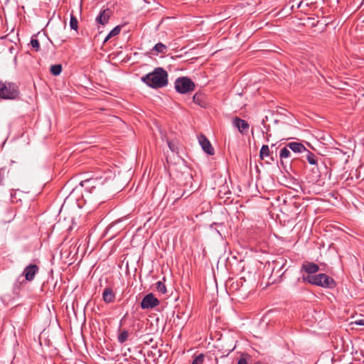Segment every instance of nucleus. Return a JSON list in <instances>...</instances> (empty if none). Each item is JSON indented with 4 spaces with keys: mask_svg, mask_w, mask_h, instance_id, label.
Masks as SVG:
<instances>
[{
    "mask_svg": "<svg viewBox=\"0 0 364 364\" xmlns=\"http://www.w3.org/2000/svg\"><path fill=\"white\" fill-rule=\"evenodd\" d=\"M102 299L106 304L114 302L115 293L111 287H106L102 293Z\"/></svg>",
    "mask_w": 364,
    "mask_h": 364,
    "instance_id": "nucleus-11",
    "label": "nucleus"
},
{
    "mask_svg": "<svg viewBox=\"0 0 364 364\" xmlns=\"http://www.w3.org/2000/svg\"><path fill=\"white\" fill-rule=\"evenodd\" d=\"M70 26L73 30L77 31L78 28V21L73 14L70 16Z\"/></svg>",
    "mask_w": 364,
    "mask_h": 364,
    "instance_id": "nucleus-21",
    "label": "nucleus"
},
{
    "mask_svg": "<svg viewBox=\"0 0 364 364\" xmlns=\"http://www.w3.org/2000/svg\"><path fill=\"white\" fill-rule=\"evenodd\" d=\"M254 364H262V363H260V362H257V363H254Z\"/></svg>",
    "mask_w": 364,
    "mask_h": 364,
    "instance_id": "nucleus-28",
    "label": "nucleus"
},
{
    "mask_svg": "<svg viewBox=\"0 0 364 364\" xmlns=\"http://www.w3.org/2000/svg\"><path fill=\"white\" fill-rule=\"evenodd\" d=\"M198 139L203 150L209 155H213L214 149L209 140L203 134L200 135Z\"/></svg>",
    "mask_w": 364,
    "mask_h": 364,
    "instance_id": "nucleus-9",
    "label": "nucleus"
},
{
    "mask_svg": "<svg viewBox=\"0 0 364 364\" xmlns=\"http://www.w3.org/2000/svg\"><path fill=\"white\" fill-rule=\"evenodd\" d=\"M175 89L181 94H186L195 89L194 82L188 77H180L175 81Z\"/></svg>",
    "mask_w": 364,
    "mask_h": 364,
    "instance_id": "nucleus-4",
    "label": "nucleus"
},
{
    "mask_svg": "<svg viewBox=\"0 0 364 364\" xmlns=\"http://www.w3.org/2000/svg\"><path fill=\"white\" fill-rule=\"evenodd\" d=\"M31 46L36 50L38 51L40 49V43L38 39L32 37L31 40Z\"/></svg>",
    "mask_w": 364,
    "mask_h": 364,
    "instance_id": "nucleus-23",
    "label": "nucleus"
},
{
    "mask_svg": "<svg viewBox=\"0 0 364 364\" xmlns=\"http://www.w3.org/2000/svg\"><path fill=\"white\" fill-rule=\"evenodd\" d=\"M306 283L328 289L336 287L333 279L323 273L315 275V277H307Z\"/></svg>",
    "mask_w": 364,
    "mask_h": 364,
    "instance_id": "nucleus-3",
    "label": "nucleus"
},
{
    "mask_svg": "<svg viewBox=\"0 0 364 364\" xmlns=\"http://www.w3.org/2000/svg\"><path fill=\"white\" fill-rule=\"evenodd\" d=\"M141 80L151 88H161L168 85V73L163 68H156L153 72L142 76Z\"/></svg>",
    "mask_w": 364,
    "mask_h": 364,
    "instance_id": "nucleus-1",
    "label": "nucleus"
},
{
    "mask_svg": "<svg viewBox=\"0 0 364 364\" xmlns=\"http://www.w3.org/2000/svg\"><path fill=\"white\" fill-rule=\"evenodd\" d=\"M306 160L308 161V162L311 165H317L318 156L307 149H306Z\"/></svg>",
    "mask_w": 364,
    "mask_h": 364,
    "instance_id": "nucleus-16",
    "label": "nucleus"
},
{
    "mask_svg": "<svg viewBox=\"0 0 364 364\" xmlns=\"http://www.w3.org/2000/svg\"><path fill=\"white\" fill-rule=\"evenodd\" d=\"M319 271V266L312 262L305 261L301 267V272H305L306 274L302 275V280L306 282L307 277H315L316 273Z\"/></svg>",
    "mask_w": 364,
    "mask_h": 364,
    "instance_id": "nucleus-5",
    "label": "nucleus"
},
{
    "mask_svg": "<svg viewBox=\"0 0 364 364\" xmlns=\"http://www.w3.org/2000/svg\"><path fill=\"white\" fill-rule=\"evenodd\" d=\"M38 270L39 268L36 264H30L24 268L22 275L25 277L26 281L31 282L34 279Z\"/></svg>",
    "mask_w": 364,
    "mask_h": 364,
    "instance_id": "nucleus-7",
    "label": "nucleus"
},
{
    "mask_svg": "<svg viewBox=\"0 0 364 364\" xmlns=\"http://www.w3.org/2000/svg\"><path fill=\"white\" fill-rule=\"evenodd\" d=\"M351 325H358V326H364V320L363 319H359L356 320L353 322H351Z\"/></svg>",
    "mask_w": 364,
    "mask_h": 364,
    "instance_id": "nucleus-25",
    "label": "nucleus"
},
{
    "mask_svg": "<svg viewBox=\"0 0 364 364\" xmlns=\"http://www.w3.org/2000/svg\"><path fill=\"white\" fill-rule=\"evenodd\" d=\"M122 29V26H115L106 36L105 38L104 43L107 42L108 40H109L111 38L114 37L119 34Z\"/></svg>",
    "mask_w": 364,
    "mask_h": 364,
    "instance_id": "nucleus-17",
    "label": "nucleus"
},
{
    "mask_svg": "<svg viewBox=\"0 0 364 364\" xmlns=\"http://www.w3.org/2000/svg\"><path fill=\"white\" fill-rule=\"evenodd\" d=\"M159 300L152 293L146 294L141 300L140 306L142 309H149L157 306Z\"/></svg>",
    "mask_w": 364,
    "mask_h": 364,
    "instance_id": "nucleus-6",
    "label": "nucleus"
},
{
    "mask_svg": "<svg viewBox=\"0 0 364 364\" xmlns=\"http://www.w3.org/2000/svg\"><path fill=\"white\" fill-rule=\"evenodd\" d=\"M287 146L295 153H302L306 151V147L300 142H290Z\"/></svg>",
    "mask_w": 364,
    "mask_h": 364,
    "instance_id": "nucleus-13",
    "label": "nucleus"
},
{
    "mask_svg": "<svg viewBox=\"0 0 364 364\" xmlns=\"http://www.w3.org/2000/svg\"><path fill=\"white\" fill-rule=\"evenodd\" d=\"M166 49H167L166 46H165L162 43H158L154 47V50H156L157 53H165Z\"/></svg>",
    "mask_w": 364,
    "mask_h": 364,
    "instance_id": "nucleus-20",
    "label": "nucleus"
},
{
    "mask_svg": "<svg viewBox=\"0 0 364 364\" xmlns=\"http://www.w3.org/2000/svg\"><path fill=\"white\" fill-rule=\"evenodd\" d=\"M168 144L169 148H170L172 151H173V145H172V144H171V142H168Z\"/></svg>",
    "mask_w": 364,
    "mask_h": 364,
    "instance_id": "nucleus-27",
    "label": "nucleus"
},
{
    "mask_svg": "<svg viewBox=\"0 0 364 364\" xmlns=\"http://www.w3.org/2000/svg\"><path fill=\"white\" fill-rule=\"evenodd\" d=\"M50 72L52 75L57 76L62 72V65L60 64L53 65L50 67Z\"/></svg>",
    "mask_w": 364,
    "mask_h": 364,
    "instance_id": "nucleus-19",
    "label": "nucleus"
},
{
    "mask_svg": "<svg viewBox=\"0 0 364 364\" xmlns=\"http://www.w3.org/2000/svg\"><path fill=\"white\" fill-rule=\"evenodd\" d=\"M266 157H269L271 161H274V159L273 157V152L270 151L269 146L262 145L259 151V158L260 159L264 160Z\"/></svg>",
    "mask_w": 364,
    "mask_h": 364,
    "instance_id": "nucleus-12",
    "label": "nucleus"
},
{
    "mask_svg": "<svg viewBox=\"0 0 364 364\" xmlns=\"http://www.w3.org/2000/svg\"><path fill=\"white\" fill-rule=\"evenodd\" d=\"M95 181L93 179H89L83 181L80 183L82 186L85 187L86 189L89 190L90 193H93L96 189V186L94 185Z\"/></svg>",
    "mask_w": 364,
    "mask_h": 364,
    "instance_id": "nucleus-14",
    "label": "nucleus"
},
{
    "mask_svg": "<svg viewBox=\"0 0 364 364\" xmlns=\"http://www.w3.org/2000/svg\"><path fill=\"white\" fill-rule=\"evenodd\" d=\"M129 333L127 330H122L118 335L117 340L120 343H124L127 341Z\"/></svg>",
    "mask_w": 364,
    "mask_h": 364,
    "instance_id": "nucleus-18",
    "label": "nucleus"
},
{
    "mask_svg": "<svg viewBox=\"0 0 364 364\" xmlns=\"http://www.w3.org/2000/svg\"><path fill=\"white\" fill-rule=\"evenodd\" d=\"M110 16L111 11L109 9H104L101 11L99 15L97 16L96 21L104 26L108 23Z\"/></svg>",
    "mask_w": 364,
    "mask_h": 364,
    "instance_id": "nucleus-10",
    "label": "nucleus"
},
{
    "mask_svg": "<svg viewBox=\"0 0 364 364\" xmlns=\"http://www.w3.org/2000/svg\"><path fill=\"white\" fill-rule=\"evenodd\" d=\"M237 364H248L246 358L242 356L237 361Z\"/></svg>",
    "mask_w": 364,
    "mask_h": 364,
    "instance_id": "nucleus-26",
    "label": "nucleus"
},
{
    "mask_svg": "<svg viewBox=\"0 0 364 364\" xmlns=\"http://www.w3.org/2000/svg\"><path fill=\"white\" fill-rule=\"evenodd\" d=\"M204 361V355L199 354L193 360L191 364H202Z\"/></svg>",
    "mask_w": 364,
    "mask_h": 364,
    "instance_id": "nucleus-24",
    "label": "nucleus"
},
{
    "mask_svg": "<svg viewBox=\"0 0 364 364\" xmlns=\"http://www.w3.org/2000/svg\"><path fill=\"white\" fill-rule=\"evenodd\" d=\"M156 289L161 294H165L166 292V288L164 282L161 281H159L156 284Z\"/></svg>",
    "mask_w": 364,
    "mask_h": 364,
    "instance_id": "nucleus-22",
    "label": "nucleus"
},
{
    "mask_svg": "<svg viewBox=\"0 0 364 364\" xmlns=\"http://www.w3.org/2000/svg\"><path fill=\"white\" fill-rule=\"evenodd\" d=\"M289 149H290L287 145L285 147L282 148L280 150L279 157H280V161H281L282 164H284V159H288L291 156V152H290Z\"/></svg>",
    "mask_w": 364,
    "mask_h": 364,
    "instance_id": "nucleus-15",
    "label": "nucleus"
},
{
    "mask_svg": "<svg viewBox=\"0 0 364 364\" xmlns=\"http://www.w3.org/2000/svg\"><path fill=\"white\" fill-rule=\"evenodd\" d=\"M232 124L241 134L246 132L250 127L249 124L245 120L237 117L233 118Z\"/></svg>",
    "mask_w": 364,
    "mask_h": 364,
    "instance_id": "nucleus-8",
    "label": "nucleus"
},
{
    "mask_svg": "<svg viewBox=\"0 0 364 364\" xmlns=\"http://www.w3.org/2000/svg\"><path fill=\"white\" fill-rule=\"evenodd\" d=\"M19 95L18 86L15 82L0 80V98L16 100Z\"/></svg>",
    "mask_w": 364,
    "mask_h": 364,
    "instance_id": "nucleus-2",
    "label": "nucleus"
}]
</instances>
